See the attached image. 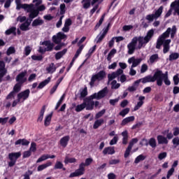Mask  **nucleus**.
Returning <instances> with one entry per match:
<instances>
[{
	"instance_id": "nucleus-32",
	"label": "nucleus",
	"mask_w": 179,
	"mask_h": 179,
	"mask_svg": "<svg viewBox=\"0 0 179 179\" xmlns=\"http://www.w3.org/2000/svg\"><path fill=\"white\" fill-rule=\"evenodd\" d=\"M122 143L123 145H127L128 143V131L125 130L122 132Z\"/></svg>"
},
{
	"instance_id": "nucleus-63",
	"label": "nucleus",
	"mask_w": 179,
	"mask_h": 179,
	"mask_svg": "<svg viewBox=\"0 0 179 179\" xmlns=\"http://www.w3.org/2000/svg\"><path fill=\"white\" fill-rule=\"evenodd\" d=\"M174 171H175L174 168H171V169L168 171V173H167V175H166V178H167V179H169L170 177H171V176H173V174L174 173Z\"/></svg>"
},
{
	"instance_id": "nucleus-2",
	"label": "nucleus",
	"mask_w": 179,
	"mask_h": 179,
	"mask_svg": "<svg viewBox=\"0 0 179 179\" xmlns=\"http://www.w3.org/2000/svg\"><path fill=\"white\" fill-rule=\"evenodd\" d=\"M108 93V90L107 87H104L103 90H100L97 93H94L91 96L84 99V103L86 104V110H92L94 108V101L92 100H101V99H104L105 96H107Z\"/></svg>"
},
{
	"instance_id": "nucleus-7",
	"label": "nucleus",
	"mask_w": 179,
	"mask_h": 179,
	"mask_svg": "<svg viewBox=\"0 0 179 179\" xmlns=\"http://www.w3.org/2000/svg\"><path fill=\"white\" fill-rule=\"evenodd\" d=\"M176 33H177V27L176 25H173L172 27V29L169 27L165 32H164L160 36L159 38H162V40H166V38H169L170 37L171 34V38H174V36H176Z\"/></svg>"
},
{
	"instance_id": "nucleus-39",
	"label": "nucleus",
	"mask_w": 179,
	"mask_h": 179,
	"mask_svg": "<svg viewBox=\"0 0 179 179\" xmlns=\"http://www.w3.org/2000/svg\"><path fill=\"white\" fill-rule=\"evenodd\" d=\"M105 17H106V14H103L100 18L99 22L95 25L94 30H97L99 27H100L101 24H103V22H104Z\"/></svg>"
},
{
	"instance_id": "nucleus-36",
	"label": "nucleus",
	"mask_w": 179,
	"mask_h": 179,
	"mask_svg": "<svg viewBox=\"0 0 179 179\" xmlns=\"http://www.w3.org/2000/svg\"><path fill=\"white\" fill-rule=\"evenodd\" d=\"M162 13H163V6H161L153 15L155 19H157L158 17H160V16H162Z\"/></svg>"
},
{
	"instance_id": "nucleus-23",
	"label": "nucleus",
	"mask_w": 179,
	"mask_h": 179,
	"mask_svg": "<svg viewBox=\"0 0 179 179\" xmlns=\"http://www.w3.org/2000/svg\"><path fill=\"white\" fill-rule=\"evenodd\" d=\"M44 113H45V105L43 106L41 109L39 116L37 119L38 122H42L43 119L44 118Z\"/></svg>"
},
{
	"instance_id": "nucleus-53",
	"label": "nucleus",
	"mask_w": 179,
	"mask_h": 179,
	"mask_svg": "<svg viewBox=\"0 0 179 179\" xmlns=\"http://www.w3.org/2000/svg\"><path fill=\"white\" fill-rule=\"evenodd\" d=\"M104 114H106V109H103L101 111L98 112L95 115L96 120H99V118H101V117H103Z\"/></svg>"
},
{
	"instance_id": "nucleus-14",
	"label": "nucleus",
	"mask_w": 179,
	"mask_h": 179,
	"mask_svg": "<svg viewBox=\"0 0 179 179\" xmlns=\"http://www.w3.org/2000/svg\"><path fill=\"white\" fill-rule=\"evenodd\" d=\"M42 45H45L47 47L45 51H52L54 50V43H51V41H44L42 42Z\"/></svg>"
},
{
	"instance_id": "nucleus-30",
	"label": "nucleus",
	"mask_w": 179,
	"mask_h": 179,
	"mask_svg": "<svg viewBox=\"0 0 179 179\" xmlns=\"http://www.w3.org/2000/svg\"><path fill=\"white\" fill-rule=\"evenodd\" d=\"M81 3L83 9H89L92 5V0H82Z\"/></svg>"
},
{
	"instance_id": "nucleus-12",
	"label": "nucleus",
	"mask_w": 179,
	"mask_h": 179,
	"mask_svg": "<svg viewBox=\"0 0 179 179\" xmlns=\"http://www.w3.org/2000/svg\"><path fill=\"white\" fill-rule=\"evenodd\" d=\"M71 140V136H64L59 140V145L62 148H65L68 146V143H69V141Z\"/></svg>"
},
{
	"instance_id": "nucleus-57",
	"label": "nucleus",
	"mask_w": 179,
	"mask_h": 179,
	"mask_svg": "<svg viewBox=\"0 0 179 179\" xmlns=\"http://www.w3.org/2000/svg\"><path fill=\"white\" fill-rule=\"evenodd\" d=\"M48 159V155H41L36 161V163H41V162H44Z\"/></svg>"
},
{
	"instance_id": "nucleus-28",
	"label": "nucleus",
	"mask_w": 179,
	"mask_h": 179,
	"mask_svg": "<svg viewBox=\"0 0 179 179\" xmlns=\"http://www.w3.org/2000/svg\"><path fill=\"white\" fill-rule=\"evenodd\" d=\"M66 52H68V49L65 48L62 51L58 52L55 54V59H61L62 57L65 55Z\"/></svg>"
},
{
	"instance_id": "nucleus-49",
	"label": "nucleus",
	"mask_w": 179,
	"mask_h": 179,
	"mask_svg": "<svg viewBox=\"0 0 179 179\" xmlns=\"http://www.w3.org/2000/svg\"><path fill=\"white\" fill-rule=\"evenodd\" d=\"M130 111L129 108H126L123 110H122L120 113H119V115H121V117H125V115H127V114H128Z\"/></svg>"
},
{
	"instance_id": "nucleus-35",
	"label": "nucleus",
	"mask_w": 179,
	"mask_h": 179,
	"mask_svg": "<svg viewBox=\"0 0 179 179\" xmlns=\"http://www.w3.org/2000/svg\"><path fill=\"white\" fill-rule=\"evenodd\" d=\"M5 34L6 36H10V34H14L15 36H16V27H10V29H7L5 31Z\"/></svg>"
},
{
	"instance_id": "nucleus-4",
	"label": "nucleus",
	"mask_w": 179,
	"mask_h": 179,
	"mask_svg": "<svg viewBox=\"0 0 179 179\" xmlns=\"http://www.w3.org/2000/svg\"><path fill=\"white\" fill-rule=\"evenodd\" d=\"M93 163V158H87L85 162H82L79 165V169L75 171V172L71 173L69 178H73V177H79L85 174V167H87Z\"/></svg>"
},
{
	"instance_id": "nucleus-11",
	"label": "nucleus",
	"mask_w": 179,
	"mask_h": 179,
	"mask_svg": "<svg viewBox=\"0 0 179 179\" xmlns=\"http://www.w3.org/2000/svg\"><path fill=\"white\" fill-rule=\"evenodd\" d=\"M26 75H27V71L20 73L16 76V78H15L16 82H17L18 83H21L22 85H23V83H25V82H27V78H26Z\"/></svg>"
},
{
	"instance_id": "nucleus-59",
	"label": "nucleus",
	"mask_w": 179,
	"mask_h": 179,
	"mask_svg": "<svg viewBox=\"0 0 179 179\" xmlns=\"http://www.w3.org/2000/svg\"><path fill=\"white\" fill-rule=\"evenodd\" d=\"M52 40L55 44H59V43L62 41L57 35L53 36Z\"/></svg>"
},
{
	"instance_id": "nucleus-45",
	"label": "nucleus",
	"mask_w": 179,
	"mask_h": 179,
	"mask_svg": "<svg viewBox=\"0 0 179 179\" xmlns=\"http://www.w3.org/2000/svg\"><path fill=\"white\" fill-rule=\"evenodd\" d=\"M145 159H146L145 156H144L143 155H140L135 159L134 163L136 164H138V163H139L140 162H143Z\"/></svg>"
},
{
	"instance_id": "nucleus-21",
	"label": "nucleus",
	"mask_w": 179,
	"mask_h": 179,
	"mask_svg": "<svg viewBox=\"0 0 179 179\" xmlns=\"http://www.w3.org/2000/svg\"><path fill=\"white\" fill-rule=\"evenodd\" d=\"M29 13V17L31 19V20H33L34 17H37L38 16V10H34V7L33 6V8L31 11H28Z\"/></svg>"
},
{
	"instance_id": "nucleus-38",
	"label": "nucleus",
	"mask_w": 179,
	"mask_h": 179,
	"mask_svg": "<svg viewBox=\"0 0 179 179\" xmlns=\"http://www.w3.org/2000/svg\"><path fill=\"white\" fill-rule=\"evenodd\" d=\"M159 60V55L154 54L150 57V64H155V62H157Z\"/></svg>"
},
{
	"instance_id": "nucleus-26",
	"label": "nucleus",
	"mask_w": 179,
	"mask_h": 179,
	"mask_svg": "<svg viewBox=\"0 0 179 179\" xmlns=\"http://www.w3.org/2000/svg\"><path fill=\"white\" fill-rule=\"evenodd\" d=\"M85 108H86V102H85V101L83 100V103L80 105H77L76 106L75 111H76V113H80V111H83V110H85Z\"/></svg>"
},
{
	"instance_id": "nucleus-40",
	"label": "nucleus",
	"mask_w": 179,
	"mask_h": 179,
	"mask_svg": "<svg viewBox=\"0 0 179 179\" xmlns=\"http://www.w3.org/2000/svg\"><path fill=\"white\" fill-rule=\"evenodd\" d=\"M164 40L162 39L160 37L157 41L156 48L157 50H160L162 45H164Z\"/></svg>"
},
{
	"instance_id": "nucleus-17",
	"label": "nucleus",
	"mask_w": 179,
	"mask_h": 179,
	"mask_svg": "<svg viewBox=\"0 0 179 179\" xmlns=\"http://www.w3.org/2000/svg\"><path fill=\"white\" fill-rule=\"evenodd\" d=\"M30 141L26 140L25 138H20L15 142V146L17 145H22V146H29Z\"/></svg>"
},
{
	"instance_id": "nucleus-37",
	"label": "nucleus",
	"mask_w": 179,
	"mask_h": 179,
	"mask_svg": "<svg viewBox=\"0 0 179 179\" xmlns=\"http://www.w3.org/2000/svg\"><path fill=\"white\" fill-rule=\"evenodd\" d=\"M22 86H23V84L20 83H16L13 87V92H15V93H19V92H20L22 89Z\"/></svg>"
},
{
	"instance_id": "nucleus-27",
	"label": "nucleus",
	"mask_w": 179,
	"mask_h": 179,
	"mask_svg": "<svg viewBox=\"0 0 179 179\" xmlns=\"http://www.w3.org/2000/svg\"><path fill=\"white\" fill-rule=\"evenodd\" d=\"M54 169L55 170H61L62 169L63 171H65V170H66V169L64 168V164H62V162H59V161H57L55 166H54Z\"/></svg>"
},
{
	"instance_id": "nucleus-43",
	"label": "nucleus",
	"mask_w": 179,
	"mask_h": 179,
	"mask_svg": "<svg viewBox=\"0 0 179 179\" xmlns=\"http://www.w3.org/2000/svg\"><path fill=\"white\" fill-rule=\"evenodd\" d=\"M179 59V54L178 52L171 53L169 55V61H175Z\"/></svg>"
},
{
	"instance_id": "nucleus-46",
	"label": "nucleus",
	"mask_w": 179,
	"mask_h": 179,
	"mask_svg": "<svg viewBox=\"0 0 179 179\" xmlns=\"http://www.w3.org/2000/svg\"><path fill=\"white\" fill-rule=\"evenodd\" d=\"M65 164H69V163H76V159L74 157H66L64 159Z\"/></svg>"
},
{
	"instance_id": "nucleus-16",
	"label": "nucleus",
	"mask_w": 179,
	"mask_h": 179,
	"mask_svg": "<svg viewBox=\"0 0 179 179\" xmlns=\"http://www.w3.org/2000/svg\"><path fill=\"white\" fill-rule=\"evenodd\" d=\"M157 139L159 145H167L169 143V140L164 136L158 135Z\"/></svg>"
},
{
	"instance_id": "nucleus-6",
	"label": "nucleus",
	"mask_w": 179,
	"mask_h": 179,
	"mask_svg": "<svg viewBox=\"0 0 179 179\" xmlns=\"http://www.w3.org/2000/svg\"><path fill=\"white\" fill-rule=\"evenodd\" d=\"M106 71L101 70L99 71L97 73L92 75L91 78V80L90 82V86L91 87H93L94 86V83H96V80H103L104 78H106Z\"/></svg>"
},
{
	"instance_id": "nucleus-62",
	"label": "nucleus",
	"mask_w": 179,
	"mask_h": 179,
	"mask_svg": "<svg viewBox=\"0 0 179 179\" xmlns=\"http://www.w3.org/2000/svg\"><path fill=\"white\" fill-rule=\"evenodd\" d=\"M30 156H31V152L30 150L27 151H24L23 152V155H22L23 159H27V157H30Z\"/></svg>"
},
{
	"instance_id": "nucleus-25",
	"label": "nucleus",
	"mask_w": 179,
	"mask_h": 179,
	"mask_svg": "<svg viewBox=\"0 0 179 179\" xmlns=\"http://www.w3.org/2000/svg\"><path fill=\"white\" fill-rule=\"evenodd\" d=\"M50 166H52V162H48L46 164L39 165L37 168V171H43V170H45L47 167H50Z\"/></svg>"
},
{
	"instance_id": "nucleus-54",
	"label": "nucleus",
	"mask_w": 179,
	"mask_h": 179,
	"mask_svg": "<svg viewBox=\"0 0 179 179\" xmlns=\"http://www.w3.org/2000/svg\"><path fill=\"white\" fill-rule=\"evenodd\" d=\"M87 96V87H85L81 92H80V96L81 99H85Z\"/></svg>"
},
{
	"instance_id": "nucleus-10",
	"label": "nucleus",
	"mask_w": 179,
	"mask_h": 179,
	"mask_svg": "<svg viewBox=\"0 0 179 179\" xmlns=\"http://www.w3.org/2000/svg\"><path fill=\"white\" fill-rule=\"evenodd\" d=\"M128 54L132 55L136 50V39L132 38L131 41L127 45Z\"/></svg>"
},
{
	"instance_id": "nucleus-51",
	"label": "nucleus",
	"mask_w": 179,
	"mask_h": 179,
	"mask_svg": "<svg viewBox=\"0 0 179 179\" xmlns=\"http://www.w3.org/2000/svg\"><path fill=\"white\" fill-rule=\"evenodd\" d=\"M16 52V50H15V47L10 46L8 48L6 51V55H11V54H15Z\"/></svg>"
},
{
	"instance_id": "nucleus-33",
	"label": "nucleus",
	"mask_w": 179,
	"mask_h": 179,
	"mask_svg": "<svg viewBox=\"0 0 179 179\" xmlns=\"http://www.w3.org/2000/svg\"><path fill=\"white\" fill-rule=\"evenodd\" d=\"M48 73H54L57 71V67L54 65V63H51L48 67L46 68Z\"/></svg>"
},
{
	"instance_id": "nucleus-3",
	"label": "nucleus",
	"mask_w": 179,
	"mask_h": 179,
	"mask_svg": "<svg viewBox=\"0 0 179 179\" xmlns=\"http://www.w3.org/2000/svg\"><path fill=\"white\" fill-rule=\"evenodd\" d=\"M155 36V30L153 29H150L145 37L143 36H138V37H134V40H136V44H138V49L141 50L143 47V45H146L152 38H153V36Z\"/></svg>"
},
{
	"instance_id": "nucleus-47",
	"label": "nucleus",
	"mask_w": 179,
	"mask_h": 179,
	"mask_svg": "<svg viewBox=\"0 0 179 179\" xmlns=\"http://www.w3.org/2000/svg\"><path fill=\"white\" fill-rule=\"evenodd\" d=\"M65 12H66V5H65V3L60 4L59 14L62 15V16H64V15H65Z\"/></svg>"
},
{
	"instance_id": "nucleus-9",
	"label": "nucleus",
	"mask_w": 179,
	"mask_h": 179,
	"mask_svg": "<svg viewBox=\"0 0 179 179\" xmlns=\"http://www.w3.org/2000/svg\"><path fill=\"white\" fill-rule=\"evenodd\" d=\"M124 73V70L118 69L116 71L108 74V82L110 83L112 80H114L115 78H118L120 75Z\"/></svg>"
},
{
	"instance_id": "nucleus-44",
	"label": "nucleus",
	"mask_w": 179,
	"mask_h": 179,
	"mask_svg": "<svg viewBox=\"0 0 179 179\" xmlns=\"http://www.w3.org/2000/svg\"><path fill=\"white\" fill-rule=\"evenodd\" d=\"M22 9H26L27 12H31L33 10V4H22Z\"/></svg>"
},
{
	"instance_id": "nucleus-1",
	"label": "nucleus",
	"mask_w": 179,
	"mask_h": 179,
	"mask_svg": "<svg viewBox=\"0 0 179 179\" xmlns=\"http://www.w3.org/2000/svg\"><path fill=\"white\" fill-rule=\"evenodd\" d=\"M148 80L149 83L156 82L157 86H162L163 85V81L166 86H170L171 85V82L169 80V71H166L163 73L162 70L157 69L153 76L152 75H148Z\"/></svg>"
},
{
	"instance_id": "nucleus-48",
	"label": "nucleus",
	"mask_w": 179,
	"mask_h": 179,
	"mask_svg": "<svg viewBox=\"0 0 179 179\" xmlns=\"http://www.w3.org/2000/svg\"><path fill=\"white\" fill-rule=\"evenodd\" d=\"M141 62H142V58L134 59V61L131 65V68H136V66H138Z\"/></svg>"
},
{
	"instance_id": "nucleus-13",
	"label": "nucleus",
	"mask_w": 179,
	"mask_h": 179,
	"mask_svg": "<svg viewBox=\"0 0 179 179\" xmlns=\"http://www.w3.org/2000/svg\"><path fill=\"white\" fill-rule=\"evenodd\" d=\"M107 33H108V28L105 29L101 34H99L96 36L95 39L96 44H100V43L102 42L103 40H104V38L106 37V36H107Z\"/></svg>"
},
{
	"instance_id": "nucleus-5",
	"label": "nucleus",
	"mask_w": 179,
	"mask_h": 179,
	"mask_svg": "<svg viewBox=\"0 0 179 179\" xmlns=\"http://www.w3.org/2000/svg\"><path fill=\"white\" fill-rule=\"evenodd\" d=\"M143 83L144 85H145V83H150L148 76H146L144 78H140V79L134 81L133 85L131 87H129L127 88V90H129L131 93H132L134 92H136V90H138V87H139V83Z\"/></svg>"
},
{
	"instance_id": "nucleus-34",
	"label": "nucleus",
	"mask_w": 179,
	"mask_h": 179,
	"mask_svg": "<svg viewBox=\"0 0 179 179\" xmlns=\"http://www.w3.org/2000/svg\"><path fill=\"white\" fill-rule=\"evenodd\" d=\"M52 118V113L48 115L45 118L44 125L48 127L51 124V120Z\"/></svg>"
},
{
	"instance_id": "nucleus-64",
	"label": "nucleus",
	"mask_w": 179,
	"mask_h": 179,
	"mask_svg": "<svg viewBox=\"0 0 179 179\" xmlns=\"http://www.w3.org/2000/svg\"><path fill=\"white\" fill-rule=\"evenodd\" d=\"M146 20H149L150 22H153V20H155V17L154 15V14H150L146 15L145 17Z\"/></svg>"
},
{
	"instance_id": "nucleus-52",
	"label": "nucleus",
	"mask_w": 179,
	"mask_h": 179,
	"mask_svg": "<svg viewBox=\"0 0 179 179\" xmlns=\"http://www.w3.org/2000/svg\"><path fill=\"white\" fill-rule=\"evenodd\" d=\"M31 59H33V61H43V58H44L43 57V55H34L31 57Z\"/></svg>"
},
{
	"instance_id": "nucleus-61",
	"label": "nucleus",
	"mask_w": 179,
	"mask_h": 179,
	"mask_svg": "<svg viewBox=\"0 0 179 179\" xmlns=\"http://www.w3.org/2000/svg\"><path fill=\"white\" fill-rule=\"evenodd\" d=\"M167 157V152H163L159 154L158 159L159 160H163V159H166Z\"/></svg>"
},
{
	"instance_id": "nucleus-55",
	"label": "nucleus",
	"mask_w": 179,
	"mask_h": 179,
	"mask_svg": "<svg viewBox=\"0 0 179 179\" xmlns=\"http://www.w3.org/2000/svg\"><path fill=\"white\" fill-rule=\"evenodd\" d=\"M111 89H119L121 84L117 83V80H114L111 82Z\"/></svg>"
},
{
	"instance_id": "nucleus-19",
	"label": "nucleus",
	"mask_w": 179,
	"mask_h": 179,
	"mask_svg": "<svg viewBox=\"0 0 179 179\" xmlns=\"http://www.w3.org/2000/svg\"><path fill=\"white\" fill-rule=\"evenodd\" d=\"M133 121H135V116H129V117H125L124 119L122 120L121 122V125L122 127H124L129 122H133Z\"/></svg>"
},
{
	"instance_id": "nucleus-31",
	"label": "nucleus",
	"mask_w": 179,
	"mask_h": 179,
	"mask_svg": "<svg viewBox=\"0 0 179 179\" xmlns=\"http://www.w3.org/2000/svg\"><path fill=\"white\" fill-rule=\"evenodd\" d=\"M103 124H104V119H99L96 120L93 125L94 129H97V128H99V127H101Z\"/></svg>"
},
{
	"instance_id": "nucleus-58",
	"label": "nucleus",
	"mask_w": 179,
	"mask_h": 179,
	"mask_svg": "<svg viewBox=\"0 0 179 179\" xmlns=\"http://www.w3.org/2000/svg\"><path fill=\"white\" fill-rule=\"evenodd\" d=\"M20 29L22 31H27V30H29V25L26 24L24 22L20 25Z\"/></svg>"
},
{
	"instance_id": "nucleus-41",
	"label": "nucleus",
	"mask_w": 179,
	"mask_h": 179,
	"mask_svg": "<svg viewBox=\"0 0 179 179\" xmlns=\"http://www.w3.org/2000/svg\"><path fill=\"white\" fill-rule=\"evenodd\" d=\"M115 54H117V50L112 49L108 55L107 60L111 61V58H113V57H114V55H115Z\"/></svg>"
},
{
	"instance_id": "nucleus-22",
	"label": "nucleus",
	"mask_w": 179,
	"mask_h": 179,
	"mask_svg": "<svg viewBox=\"0 0 179 179\" xmlns=\"http://www.w3.org/2000/svg\"><path fill=\"white\" fill-rule=\"evenodd\" d=\"M51 82V77L48 78L45 80L42 81L37 87V89H43L45 86H47Z\"/></svg>"
},
{
	"instance_id": "nucleus-15",
	"label": "nucleus",
	"mask_w": 179,
	"mask_h": 179,
	"mask_svg": "<svg viewBox=\"0 0 179 179\" xmlns=\"http://www.w3.org/2000/svg\"><path fill=\"white\" fill-rule=\"evenodd\" d=\"M18 95L21 97L22 99L24 100H27L28 98L30 96V90L29 89H27V90H25L21 92H20L18 94Z\"/></svg>"
},
{
	"instance_id": "nucleus-24",
	"label": "nucleus",
	"mask_w": 179,
	"mask_h": 179,
	"mask_svg": "<svg viewBox=\"0 0 179 179\" xmlns=\"http://www.w3.org/2000/svg\"><path fill=\"white\" fill-rule=\"evenodd\" d=\"M42 24H44V20L37 18L33 21L31 26L32 27H37V26H42Z\"/></svg>"
},
{
	"instance_id": "nucleus-50",
	"label": "nucleus",
	"mask_w": 179,
	"mask_h": 179,
	"mask_svg": "<svg viewBox=\"0 0 179 179\" xmlns=\"http://www.w3.org/2000/svg\"><path fill=\"white\" fill-rule=\"evenodd\" d=\"M131 150H132V147L128 145V147L127 148L125 152H124V157L125 159H127V157H129V155L131 153Z\"/></svg>"
},
{
	"instance_id": "nucleus-20",
	"label": "nucleus",
	"mask_w": 179,
	"mask_h": 179,
	"mask_svg": "<svg viewBox=\"0 0 179 179\" xmlns=\"http://www.w3.org/2000/svg\"><path fill=\"white\" fill-rule=\"evenodd\" d=\"M139 101L137 103V104L134 106V111H138L142 106H143V100H145V96H141L138 98Z\"/></svg>"
},
{
	"instance_id": "nucleus-8",
	"label": "nucleus",
	"mask_w": 179,
	"mask_h": 179,
	"mask_svg": "<svg viewBox=\"0 0 179 179\" xmlns=\"http://www.w3.org/2000/svg\"><path fill=\"white\" fill-rule=\"evenodd\" d=\"M22 156L21 152H10L8 154V159L10 162H8V167H13L15 164H16V162L20 157Z\"/></svg>"
},
{
	"instance_id": "nucleus-42",
	"label": "nucleus",
	"mask_w": 179,
	"mask_h": 179,
	"mask_svg": "<svg viewBox=\"0 0 179 179\" xmlns=\"http://www.w3.org/2000/svg\"><path fill=\"white\" fill-rule=\"evenodd\" d=\"M65 99V94H63L59 100L58 101V102L56 104V106L55 108V110H58V108H59V107L61 106V104H62V101H64V100Z\"/></svg>"
},
{
	"instance_id": "nucleus-60",
	"label": "nucleus",
	"mask_w": 179,
	"mask_h": 179,
	"mask_svg": "<svg viewBox=\"0 0 179 179\" xmlns=\"http://www.w3.org/2000/svg\"><path fill=\"white\" fill-rule=\"evenodd\" d=\"M30 52H31V48L30 46H27L24 48V55L26 57H29L30 55Z\"/></svg>"
},
{
	"instance_id": "nucleus-56",
	"label": "nucleus",
	"mask_w": 179,
	"mask_h": 179,
	"mask_svg": "<svg viewBox=\"0 0 179 179\" xmlns=\"http://www.w3.org/2000/svg\"><path fill=\"white\" fill-rule=\"evenodd\" d=\"M30 152H33V153L36 152V150H37V144L34 142H32L31 143V146L29 148Z\"/></svg>"
},
{
	"instance_id": "nucleus-29",
	"label": "nucleus",
	"mask_w": 179,
	"mask_h": 179,
	"mask_svg": "<svg viewBox=\"0 0 179 179\" xmlns=\"http://www.w3.org/2000/svg\"><path fill=\"white\" fill-rule=\"evenodd\" d=\"M148 145H150L152 149H155L157 146V143L156 142L155 138H150L148 143L145 144V146H148Z\"/></svg>"
},
{
	"instance_id": "nucleus-18",
	"label": "nucleus",
	"mask_w": 179,
	"mask_h": 179,
	"mask_svg": "<svg viewBox=\"0 0 179 179\" xmlns=\"http://www.w3.org/2000/svg\"><path fill=\"white\" fill-rule=\"evenodd\" d=\"M115 153V150L114 147H106L103 150V155H114Z\"/></svg>"
}]
</instances>
